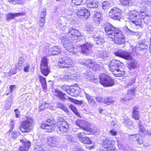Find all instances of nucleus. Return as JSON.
Masks as SVG:
<instances>
[{"mask_svg":"<svg viewBox=\"0 0 151 151\" xmlns=\"http://www.w3.org/2000/svg\"><path fill=\"white\" fill-rule=\"evenodd\" d=\"M46 15V11H43V12L41 13L40 16V18L45 19V17Z\"/></svg>","mask_w":151,"mask_h":151,"instance_id":"obj_57","label":"nucleus"},{"mask_svg":"<svg viewBox=\"0 0 151 151\" xmlns=\"http://www.w3.org/2000/svg\"><path fill=\"white\" fill-rule=\"evenodd\" d=\"M70 92L68 93L70 95L73 96H77L79 93L77 90L75 88H70Z\"/></svg>","mask_w":151,"mask_h":151,"instance_id":"obj_39","label":"nucleus"},{"mask_svg":"<svg viewBox=\"0 0 151 151\" xmlns=\"http://www.w3.org/2000/svg\"><path fill=\"white\" fill-rule=\"evenodd\" d=\"M103 102L107 105H110L114 102L113 101L111 98L106 97L104 99Z\"/></svg>","mask_w":151,"mask_h":151,"instance_id":"obj_42","label":"nucleus"},{"mask_svg":"<svg viewBox=\"0 0 151 151\" xmlns=\"http://www.w3.org/2000/svg\"><path fill=\"white\" fill-rule=\"evenodd\" d=\"M25 64V59L22 57H20L17 64L16 65V67L17 69L21 70L22 69L23 66Z\"/></svg>","mask_w":151,"mask_h":151,"instance_id":"obj_32","label":"nucleus"},{"mask_svg":"<svg viewBox=\"0 0 151 151\" xmlns=\"http://www.w3.org/2000/svg\"><path fill=\"white\" fill-rule=\"evenodd\" d=\"M68 127L69 124L66 121L59 122L56 127V130L59 134L62 135L68 131Z\"/></svg>","mask_w":151,"mask_h":151,"instance_id":"obj_9","label":"nucleus"},{"mask_svg":"<svg viewBox=\"0 0 151 151\" xmlns=\"http://www.w3.org/2000/svg\"><path fill=\"white\" fill-rule=\"evenodd\" d=\"M140 136V134H138L131 135L129 137L133 141L140 145L143 143V140L142 139L139 138Z\"/></svg>","mask_w":151,"mask_h":151,"instance_id":"obj_25","label":"nucleus"},{"mask_svg":"<svg viewBox=\"0 0 151 151\" xmlns=\"http://www.w3.org/2000/svg\"><path fill=\"white\" fill-rule=\"evenodd\" d=\"M47 122L50 124L47 123H43L41 125V128L46 129V131L47 132H51L55 128L53 125L55 124L56 122L52 117L47 119Z\"/></svg>","mask_w":151,"mask_h":151,"instance_id":"obj_8","label":"nucleus"},{"mask_svg":"<svg viewBox=\"0 0 151 151\" xmlns=\"http://www.w3.org/2000/svg\"><path fill=\"white\" fill-rule=\"evenodd\" d=\"M112 142L109 139L106 138L103 140L102 145L107 151H118V150L112 144Z\"/></svg>","mask_w":151,"mask_h":151,"instance_id":"obj_15","label":"nucleus"},{"mask_svg":"<svg viewBox=\"0 0 151 151\" xmlns=\"http://www.w3.org/2000/svg\"><path fill=\"white\" fill-rule=\"evenodd\" d=\"M69 108L71 109L72 111L76 115V116H80V114L77 111L76 107L72 104H70L69 106Z\"/></svg>","mask_w":151,"mask_h":151,"instance_id":"obj_40","label":"nucleus"},{"mask_svg":"<svg viewBox=\"0 0 151 151\" xmlns=\"http://www.w3.org/2000/svg\"><path fill=\"white\" fill-rule=\"evenodd\" d=\"M150 4V2L148 1H144L142 2H138L137 3V6L139 7V8L141 9L142 8L143 9H141L140 11V12L143 13L144 12V10H145L146 9V6Z\"/></svg>","mask_w":151,"mask_h":151,"instance_id":"obj_24","label":"nucleus"},{"mask_svg":"<svg viewBox=\"0 0 151 151\" xmlns=\"http://www.w3.org/2000/svg\"><path fill=\"white\" fill-rule=\"evenodd\" d=\"M30 65H27L25 66L23 69L24 71L26 72L29 71V68Z\"/></svg>","mask_w":151,"mask_h":151,"instance_id":"obj_56","label":"nucleus"},{"mask_svg":"<svg viewBox=\"0 0 151 151\" xmlns=\"http://www.w3.org/2000/svg\"><path fill=\"white\" fill-rule=\"evenodd\" d=\"M84 77L87 79V81H89L91 82H95V79L94 78L92 73L90 71L88 70L84 74Z\"/></svg>","mask_w":151,"mask_h":151,"instance_id":"obj_28","label":"nucleus"},{"mask_svg":"<svg viewBox=\"0 0 151 151\" xmlns=\"http://www.w3.org/2000/svg\"><path fill=\"white\" fill-rule=\"evenodd\" d=\"M93 41L94 42H92L90 44L87 43L84 44L83 45H80L81 52L85 55H89V53L91 52V48L92 47H96V56L98 58L106 59L108 57V55L107 54L106 51L104 49L101 47H98L97 45L101 43V41L99 40L98 37L95 35H93Z\"/></svg>","mask_w":151,"mask_h":151,"instance_id":"obj_2","label":"nucleus"},{"mask_svg":"<svg viewBox=\"0 0 151 151\" xmlns=\"http://www.w3.org/2000/svg\"><path fill=\"white\" fill-rule=\"evenodd\" d=\"M71 63L70 61L63 60L62 59H61L58 62V65L61 68H70L71 66Z\"/></svg>","mask_w":151,"mask_h":151,"instance_id":"obj_22","label":"nucleus"},{"mask_svg":"<svg viewBox=\"0 0 151 151\" xmlns=\"http://www.w3.org/2000/svg\"><path fill=\"white\" fill-rule=\"evenodd\" d=\"M17 137V133L16 132L13 131L12 133L11 138L12 139H15Z\"/></svg>","mask_w":151,"mask_h":151,"instance_id":"obj_54","label":"nucleus"},{"mask_svg":"<svg viewBox=\"0 0 151 151\" xmlns=\"http://www.w3.org/2000/svg\"><path fill=\"white\" fill-rule=\"evenodd\" d=\"M9 2L14 4H21L22 2V0H9Z\"/></svg>","mask_w":151,"mask_h":151,"instance_id":"obj_50","label":"nucleus"},{"mask_svg":"<svg viewBox=\"0 0 151 151\" xmlns=\"http://www.w3.org/2000/svg\"><path fill=\"white\" fill-rule=\"evenodd\" d=\"M86 98L88 100V103L92 106L96 108L97 106V104L93 99V96L85 92Z\"/></svg>","mask_w":151,"mask_h":151,"instance_id":"obj_29","label":"nucleus"},{"mask_svg":"<svg viewBox=\"0 0 151 151\" xmlns=\"http://www.w3.org/2000/svg\"><path fill=\"white\" fill-rule=\"evenodd\" d=\"M40 69L42 73L45 76H47L50 73L47 65V60L46 57H43L42 59Z\"/></svg>","mask_w":151,"mask_h":151,"instance_id":"obj_14","label":"nucleus"},{"mask_svg":"<svg viewBox=\"0 0 151 151\" xmlns=\"http://www.w3.org/2000/svg\"><path fill=\"white\" fill-rule=\"evenodd\" d=\"M147 47L148 46L146 45H141V46L140 45H138V44H137L136 46V49L138 50H142L144 49H147Z\"/></svg>","mask_w":151,"mask_h":151,"instance_id":"obj_45","label":"nucleus"},{"mask_svg":"<svg viewBox=\"0 0 151 151\" xmlns=\"http://www.w3.org/2000/svg\"><path fill=\"white\" fill-rule=\"evenodd\" d=\"M83 101L81 100H76L75 102V104L78 105H81L82 104Z\"/></svg>","mask_w":151,"mask_h":151,"instance_id":"obj_63","label":"nucleus"},{"mask_svg":"<svg viewBox=\"0 0 151 151\" xmlns=\"http://www.w3.org/2000/svg\"><path fill=\"white\" fill-rule=\"evenodd\" d=\"M110 135L112 136H115L117 135V133L116 131H114V130L111 129L109 132Z\"/></svg>","mask_w":151,"mask_h":151,"instance_id":"obj_55","label":"nucleus"},{"mask_svg":"<svg viewBox=\"0 0 151 151\" xmlns=\"http://www.w3.org/2000/svg\"><path fill=\"white\" fill-rule=\"evenodd\" d=\"M110 5V4L108 1H104L102 4L101 7L102 9L105 10L108 8Z\"/></svg>","mask_w":151,"mask_h":151,"instance_id":"obj_46","label":"nucleus"},{"mask_svg":"<svg viewBox=\"0 0 151 151\" xmlns=\"http://www.w3.org/2000/svg\"><path fill=\"white\" fill-rule=\"evenodd\" d=\"M96 98L97 102H101L102 101V98L100 96H98L96 97Z\"/></svg>","mask_w":151,"mask_h":151,"instance_id":"obj_62","label":"nucleus"},{"mask_svg":"<svg viewBox=\"0 0 151 151\" xmlns=\"http://www.w3.org/2000/svg\"><path fill=\"white\" fill-rule=\"evenodd\" d=\"M139 109V107L137 106L134 107L132 111V117L135 120H139L140 115L138 110Z\"/></svg>","mask_w":151,"mask_h":151,"instance_id":"obj_31","label":"nucleus"},{"mask_svg":"<svg viewBox=\"0 0 151 151\" xmlns=\"http://www.w3.org/2000/svg\"><path fill=\"white\" fill-rule=\"evenodd\" d=\"M57 106L61 109L63 108L64 105L62 103H60V102H57Z\"/></svg>","mask_w":151,"mask_h":151,"instance_id":"obj_61","label":"nucleus"},{"mask_svg":"<svg viewBox=\"0 0 151 151\" xmlns=\"http://www.w3.org/2000/svg\"><path fill=\"white\" fill-rule=\"evenodd\" d=\"M39 80L42 85V87L45 90L47 89L46 82L45 78L41 76H39Z\"/></svg>","mask_w":151,"mask_h":151,"instance_id":"obj_35","label":"nucleus"},{"mask_svg":"<svg viewBox=\"0 0 151 151\" xmlns=\"http://www.w3.org/2000/svg\"><path fill=\"white\" fill-rule=\"evenodd\" d=\"M33 122V119L30 117H27V120L22 122L19 129L23 132H29L31 129V126Z\"/></svg>","mask_w":151,"mask_h":151,"instance_id":"obj_7","label":"nucleus"},{"mask_svg":"<svg viewBox=\"0 0 151 151\" xmlns=\"http://www.w3.org/2000/svg\"><path fill=\"white\" fill-rule=\"evenodd\" d=\"M76 125L78 126L81 129L86 131L88 129L89 124L85 121L80 119L77 120L75 122Z\"/></svg>","mask_w":151,"mask_h":151,"instance_id":"obj_18","label":"nucleus"},{"mask_svg":"<svg viewBox=\"0 0 151 151\" xmlns=\"http://www.w3.org/2000/svg\"><path fill=\"white\" fill-rule=\"evenodd\" d=\"M101 65L100 64H98L96 62H93V65L91 68H92L93 70L95 71L98 70L101 67Z\"/></svg>","mask_w":151,"mask_h":151,"instance_id":"obj_44","label":"nucleus"},{"mask_svg":"<svg viewBox=\"0 0 151 151\" xmlns=\"http://www.w3.org/2000/svg\"><path fill=\"white\" fill-rule=\"evenodd\" d=\"M14 111L16 112V117L17 118H18L19 112L18 109H16L14 110Z\"/></svg>","mask_w":151,"mask_h":151,"instance_id":"obj_64","label":"nucleus"},{"mask_svg":"<svg viewBox=\"0 0 151 151\" xmlns=\"http://www.w3.org/2000/svg\"><path fill=\"white\" fill-rule=\"evenodd\" d=\"M85 62L86 59H81L79 60V63L83 65H86Z\"/></svg>","mask_w":151,"mask_h":151,"instance_id":"obj_58","label":"nucleus"},{"mask_svg":"<svg viewBox=\"0 0 151 151\" xmlns=\"http://www.w3.org/2000/svg\"><path fill=\"white\" fill-rule=\"evenodd\" d=\"M123 64L119 60L113 59L110 61L109 68L110 71L116 77H119L125 74L121 67Z\"/></svg>","mask_w":151,"mask_h":151,"instance_id":"obj_3","label":"nucleus"},{"mask_svg":"<svg viewBox=\"0 0 151 151\" xmlns=\"http://www.w3.org/2000/svg\"><path fill=\"white\" fill-rule=\"evenodd\" d=\"M139 12L135 10H132L128 13L129 18L132 22L137 29L140 27L142 25V21L141 18L139 17Z\"/></svg>","mask_w":151,"mask_h":151,"instance_id":"obj_5","label":"nucleus"},{"mask_svg":"<svg viewBox=\"0 0 151 151\" xmlns=\"http://www.w3.org/2000/svg\"><path fill=\"white\" fill-rule=\"evenodd\" d=\"M114 42L118 44L121 45L124 44L125 39L122 31L120 29L117 31L113 36L111 38Z\"/></svg>","mask_w":151,"mask_h":151,"instance_id":"obj_10","label":"nucleus"},{"mask_svg":"<svg viewBox=\"0 0 151 151\" xmlns=\"http://www.w3.org/2000/svg\"><path fill=\"white\" fill-rule=\"evenodd\" d=\"M145 39H143L142 40L140 41L137 44L139 45H140L141 46V45H146L145 44Z\"/></svg>","mask_w":151,"mask_h":151,"instance_id":"obj_60","label":"nucleus"},{"mask_svg":"<svg viewBox=\"0 0 151 151\" xmlns=\"http://www.w3.org/2000/svg\"><path fill=\"white\" fill-rule=\"evenodd\" d=\"M123 30L124 33L127 35H136V32L131 30L126 26L123 27Z\"/></svg>","mask_w":151,"mask_h":151,"instance_id":"obj_33","label":"nucleus"},{"mask_svg":"<svg viewBox=\"0 0 151 151\" xmlns=\"http://www.w3.org/2000/svg\"><path fill=\"white\" fill-rule=\"evenodd\" d=\"M24 13H13L12 12H10L6 14V20H7L8 21H9L12 19H14L15 18L24 15Z\"/></svg>","mask_w":151,"mask_h":151,"instance_id":"obj_23","label":"nucleus"},{"mask_svg":"<svg viewBox=\"0 0 151 151\" xmlns=\"http://www.w3.org/2000/svg\"><path fill=\"white\" fill-rule=\"evenodd\" d=\"M124 124L126 127H128L132 124V122L130 119H126L124 122Z\"/></svg>","mask_w":151,"mask_h":151,"instance_id":"obj_51","label":"nucleus"},{"mask_svg":"<svg viewBox=\"0 0 151 151\" xmlns=\"http://www.w3.org/2000/svg\"><path fill=\"white\" fill-rule=\"evenodd\" d=\"M109 17L114 20L120 21L121 19L122 11L118 8L114 7L111 9L109 12Z\"/></svg>","mask_w":151,"mask_h":151,"instance_id":"obj_12","label":"nucleus"},{"mask_svg":"<svg viewBox=\"0 0 151 151\" xmlns=\"http://www.w3.org/2000/svg\"><path fill=\"white\" fill-rule=\"evenodd\" d=\"M89 128L86 131L88 133V134H92L99 132V130L97 127H93V128H91L89 125Z\"/></svg>","mask_w":151,"mask_h":151,"instance_id":"obj_37","label":"nucleus"},{"mask_svg":"<svg viewBox=\"0 0 151 151\" xmlns=\"http://www.w3.org/2000/svg\"><path fill=\"white\" fill-rule=\"evenodd\" d=\"M54 78H55V81L56 82H58L60 80L64 81L63 80V78H59L57 76H54Z\"/></svg>","mask_w":151,"mask_h":151,"instance_id":"obj_59","label":"nucleus"},{"mask_svg":"<svg viewBox=\"0 0 151 151\" xmlns=\"http://www.w3.org/2000/svg\"><path fill=\"white\" fill-rule=\"evenodd\" d=\"M99 79L100 83L104 86H111L114 85L115 82L114 79L105 74H101Z\"/></svg>","mask_w":151,"mask_h":151,"instance_id":"obj_6","label":"nucleus"},{"mask_svg":"<svg viewBox=\"0 0 151 151\" xmlns=\"http://www.w3.org/2000/svg\"><path fill=\"white\" fill-rule=\"evenodd\" d=\"M65 71V74L63 75V81L70 82V80L75 79L76 77V74L70 73L71 70L68 69H66Z\"/></svg>","mask_w":151,"mask_h":151,"instance_id":"obj_19","label":"nucleus"},{"mask_svg":"<svg viewBox=\"0 0 151 151\" xmlns=\"http://www.w3.org/2000/svg\"><path fill=\"white\" fill-rule=\"evenodd\" d=\"M80 34L78 30L73 28L69 29L67 35L60 38L61 42L66 50L72 54H76L81 50L77 46H74L73 43L79 41Z\"/></svg>","mask_w":151,"mask_h":151,"instance_id":"obj_1","label":"nucleus"},{"mask_svg":"<svg viewBox=\"0 0 151 151\" xmlns=\"http://www.w3.org/2000/svg\"><path fill=\"white\" fill-rule=\"evenodd\" d=\"M45 22V19L40 18L39 20V26L41 28H42L44 25Z\"/></svg>","mask_w":151,"mask_h":151,"instance_id":"obj_48","label":"nucleus"},{"mask_svg":"<svg viewBox=\"0 0 151 151\" xmlns=\"http://www.w3.org/2000/svg\"><path fill=\"white\" fill-rule=\"evenodd\" d=\"M104 28L105 32L108 37L110 38L115 35V33L117 31L120 30L119 29L114 27L109 23H106Z\"/></svg>","mask_w":151,"mask_h":151,"instance_id":"obj_11","label":"nucleus"},{"mask_svg":"<svg viewBox=\"0 0 151 151\" xmlns=\"http://www.w3.org/2000/svg\"><path fill=\"white\" fill-rule=\"evenodd\" d=\"M48 103L45 102L42 103L41 105L39 106V109L40 111L45 110L48 107Z\"/></svg>","mask_w":151,"mask_h":151,"instance_id":"obj_41","label":"nucleus"},{"mask_svg":"<svg viewBox=\"0 0 151 151\" xmlns=\"http://www.w3.org/2000/svg\"><path fill=\"white\" fill-rule=\"evenodd\" d=\"M66 138L69 142L73 143L74 142V139L72 135L68 134L65 136Z\"/></svg>","mask_w":151,"mask_h":151,"instance_id":"obj_47","label":"nucleus"},{"mask_svg":"<svg viewBox=\"0 0 151 151\" xmlns=\"http://www.w3.org/2000/svg\"><path fill=\"white\" fill-rule=\"evenodd\" d=\"M135 88L132 87L128 89L127 95H125L121 99L122 101H127L134 98L135 95Z\"/></svg>","mask_w":151,"mask_h":151,"instance_id":"obj_17","label":"nucleus"},{"mask_svg":"<svg viewBox=\"0 0 151 151\" xmlns=\"http://www.w3.org/2000/svg\"><path fill=\"white\" fill-rule=\"evenodd\" d=\"M75 13L79 17L83 19H88L90 16V11L83 7L77 9Z\"/></svg>","mask_w":151,"mask_h":151,"instance_id":"obj_13","label":"nucleus"},{"mask_svg":"<svg viewBox=\"0 0 151 151\" xmlns=\"http://www.w3.org/2000/svg\"><path fill=\"white\" fill-rule=\"evenodd\" d=\"M93 11L94 14H93V18L94 20L100 23L102 22V17L101 16V12L100 11L95 10Z\"/></svg>","mask_w":151,"mask_h":151,"instance_id":"obj_27","label":"nucleus"},{"mask_svg":"<svg viewBox=\"0 0 151 151\" xmlns=\"http://www.w3.org/2000/svg\"><path fill=\"white\" fill-rule=\"evenodd\" d=\"M82 2V0H72L70 2V5L72 6L75 5H79Z\"/></svg>","mask_w":151,"mask_h":151,"instance_id":"obj_43","label":"nucleus"},{"mask_svg":"<svg viewBox=\"0 0 151 151\" xmlns=\"http://www.w3.org/2000/svg\"><path fill=\"white\" fill-rule=\"evenodd\" d=\"M114 54L116 56L130 60V62L128 64L129 68L134 69L137 68L139 66L138 62L134 59H133L129 53L123 50H119L115 52Z\"/></svg>","mask_w":151,"mask_h":151,"instance_id":"obj_4","label":"nucleus"},{"mask_svg":"<svg viewBox=\"0 0 151 151\" xmlns=\"http://www.w3.org/2000/svg\"><path fill=\"white\" fill-rule=\"evenodd\" d=\"M86 134H88V133L83 132L79 133L77 134V137L78 140L83 144H91L92 142L89 137L84 136V135Z\"/></svg>","mask_w":151,"mask_h":151,"instance_id":"obj_16","label":"nucleus"},{"mask_svg":"<svg viewBox=\"0 0 151 151\" xmlns=\"http://www.w3.org/2000/svg\"><path fill=\"white\" fill-rule=\"evenodd\" d=\"M121 3L123 5H128L129 2V0H120Z\"/></svg>","mask_w":151,"mask_h":151,"instance_id":"obj_53","label":"nucleus"},{"mask_svg":"<svg viewBox=\"0 0 151 151\" xmlns=\"http://www.w3.org/2000/svg\"><path fill=\"white\" fill-rule=\"evenodd\" d=\"M61 51V48L58 46L56 45L52 47L50 49L51 55H58Z\"/></svg>","mask_w":151,"mask_h":151,"instance_id":"obj_26","label":"nucleus"},{"mask_svg":"<svg viewBox=\"0 0 151 151\" xmlns=\"http://www.w3.org/2000/svg\"><path fill=\"white\" fill-rule=\"evenodd\" d=\"M85 30L91 33L93 32L94 27L92 24L90 23H87L85 27Z\"/></svg>","mask_w":151,"mask_h":151,"instance_id":"obj_36","label":"nucleus"},{"mask_svg":"<svg viewBox=\"0 0 151 151\" xmlns=\"http://www.w3.org/2000/svg\"><path fill=\"white\" fill-rule=\"evenodd\" d=\"M34 151H44L43 147L40 144H37L34 146Z\"/></svg>","mask_w":151,"mask_h":151,"instance_id":"obj_38","label":"nucleus"},{"mask_svg":"<svg viewBox=\"0 0 151 151\" xmlns=\"http://www.w3.org/2000/svg\"><path fill=\"white\" fill-rule=\"evenodd\" d=\"M60 139L59 137L56 136H52L49 138L48 142L49 145L55 146L58 144Z\"/></svg>","mask_w":151,"mask_h":151,"instance_id":"obj_20","label":"nucleus"},{"mask_svg":"<svg viewBox=\"0 0 151 151\" xmlns=\"http://www.w3.org/2000/svg\"><path fill=\"white\" fill-rule=\"evenodd\" d=\"M62 89L65 91L67 93H68L70 92V87L67 85H64L62 86Z\"/></svg>","mask_w":151,"mask_h":151,"instance_id":"obj_52","label":"nucleus"},{"mask_svg":"<svg viewBox=\"0 0 151 151\" xmlns=\"http://www.w3.org/2000/svg\"><path fill=\"white\" fill-rule=\"evenodd\" d=\"M98 5L97 3L94 2L93 1L89 2L87 4V6L88 8L91 9V11L93 12L94 9H96L98 7Z\"/></svg>","mask_w":151,"mask_h":151,"instance_id":"obj_34","label":"nucleus"},{"mask_svg":"<svg viewBox=\"0 0 151 151\" xmlns=\"http://www.w3.org/2000/svg\"><path fill=\"white\" fill-rule=\"evenodd\" d=\"M54 92L55 95L57 97L59 98L63 101L65 100V96L66 95L65 94L63 93L61 91L56 89L54 90Z\"/></svg>","mask_w":151,"mask_h":151,"instance_id":"obj_30","label":"nucleus"},{"mask_svg":"<svg viewBox=\"0 0 151 151\" xmlns=\"http://www.w3.org/2000/svg\"><path fill=\"white\" fill-rule=\"evenodd\" d=\"M45 22V19L40 18L39 20V26L41 28H42L44 25Z\"/></svg>","mask_w":151,"mask_h":151,"instance_id":"obj_49","label":"nucleus"},{"mask_svg":"<svg viewBox=\"0 0 151 151\" xmlns=\"http://www.w3.org/2000/svg\"><path fill=\"white\" fill-rule=\"evenodd\" d=\"M22 145L19 147L18 151H27L29 149L31 145L29 141H24L22 139L20 140Z\"/></svg>","mask_w":151,"mask_h":151,"instance_id":"obj_21","label":"nucleus"}]
</instances>
